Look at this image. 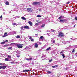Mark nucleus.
<instances>
[{"mask_svg": "<svg viewBox=\"0 0 77 77\" xmlns=\"http://www.w3.org/2000/svg\"><path fill=\"white\" fill-rule=\"evenodd\" d=\"M5 42H2L1 43V44H5Z\"/></svg>", "mask_w": 77, "mask_h": 77, "instance_id": "obj_30", "label": "nucleus"}, {"mask_svg": "<svg viewBox=\"0 0 77 77\" xmlns=\"http://www.w3.org/2000/svg\"><path fill=\"white\" fill-rule=\"evenodd\" d=\"M60 21L61 23H62V22H65V21H66V19H61L60 20Z\"/></svg>", "mask_w": 77, "mask_h": 77, "instance_id": "obj_7", "label": "nucleus"}, {"mask_svg": "<svg viewBox=\"0 0 77 77\" xmlns=\"http://www.w3.org/2000/svg\"><path fill=\"white\" fill-rule=\"evenodd\" d=\"M24 29H29L30 27L27 25L25 26H24Z\"/></svg>", "mask_w": 77, "mask_h": 77, "instance_id": "obj_6", "label": "nucleus"}, {"mask_svg": "<svg viewBox=\"0 0 77 77\" xmlns=\"http://www.w3.org/2000/svg\"><path fill=\"white\" fill-rule=\"evenodd\" d=\"M39 11L40 12H41V9H40L39 10Z\"/></svg>", "mask_w": 77, "mask_h": 77, "instance_id": "obj_47", "label": "nucleus"}, {"mask_svg": "<svg viewBox=\"0 0 77 77\" xmlns=\"http://www.w3.org/2000/svg\"><path fill=\"white\" fill-rule=\"evenodd\" d=\"M2 63H0V65H2Z\"/></svg>", "mask_w": 77, "mask_h": 77, "instance_id": "obj_50", "label": "nucleus"}, {"mask_svg": "<svg viewBox=\"0 0 77 77\" xmlns=\"http://www.w3.org/2000/svg\"><path fill=\"white\" fill-rule=\"evenodd\" d=\"M0 18L2 19V16H1L0 17Z\"/></svg>", "mask_w": 77, "mask_h": 77, "instance_id": "obj_38", "label": "nucleus"}, {"mask_svg": "<svg viewBox=\"0 0 77 77\" xmlns=\"http://www.w3.org/2000/svg\"><path fill=\"white\" fill-rule=\"evenodd\" d=\"M53 43H55V40H54L53 42Z\"/></svg>", "mask_w": 77, "mask_h": 77, "instance_id": "obj_41", "label": "nucleus"}, {"mask_svg": "<svg viewBox=\"0 0 77 77\" xmlns=\"http://www.w3.org/2000/svg\"><path fill=\"white\" fill-rule=\"evenodd\" d=\"M20 57V55L17 56V57L18 58V57Z\"/></svg>", "mask_w": 77, "mask_h": 77, "instance_id": "obj_39", "label": "nucleus"}, {"mask_svg": "<svg viewBox=\"0 0 77 77\" xmlns=\"http://www.w3.org/2000/svg\"><path fill=\"white\" fill-rule=\"evenodd\" d=\"M62 56H63V58H64V57H65V54H62Z\"/></svg>", "mask_w": 77, "mask_h": 77, "instance_id": "obj_15", "label": "nucleus"}, {"mask_svg": "<svg viewBox=\"0 0 77 77\" xmlns=\"http://www.w3.org/2000/svg\"><path fill=\"white\" fill-rule=\"evenodd\" d=\"M15 63L17 64V63H18V62H15Z\"/></svg>", "mask_w": 77, "mask_h": 77, "instance_id": "obj_49", "label": "nucleus"}, {"mask_svg": "<svg viewBox=\"0 0 77 77\" xmlns=\"http://www.w3.org/2000/svg\"><path fill=\"white\" fill-rule=\"evenodd\" d=\"M45 26V24H43L41 25V27H44Z\"/></svg>", "mask_w": 77, "mask_h": 77, "instance_id": "obj_16", "label": "nucleus"}, {"mask_svg": "<svg viewBox=\"0 0 77 77\" xmlns=\"http://www.w3.org/2000/svg\"><path fill=\"white\" fill-rule=\"evenodd\" d=\"M5 4L6 5H9V3L8 2L6 1L5 3Z\"/></svg>", "mask_w": 77, "mask_h": 77, "instance_id": "obj_13", "label": "nucleus"}, {"mask_svg": "<svg viewBox=\"0 0 77 77\" xmlns=\"http://www.w3.org/2000/svg\"><path fill=\"white\" fill-rule=\"evenodd\" d=\"M8 57H9L10 58H11V56H10V55H8Z\"/></svg>", "mask_w": 77, "mask_h": 77, "instance_id": "obj_32", "label": "nucleus"}, {"mask_svg": "<svg viewBox=\"0 0 77 77\" xmlns=\"http://www.w3.org/2000/svg\"><path fill=\"white\" fill-rule=\"evenodd\" d=\"M4 46V47H8V45H5Z\"/></svg>", "mask_w": 77, "mask_h": 77, "instance_id": "obj_29", "label": "nucleus"}, {"mask_svg": "<svg viewBox=\"0 0 77 77\" xmlns=\"http://www.w3.org/2000/svg\"><path fill=\"white\" fill-rule=\"evenodd\" d=\"M28 71H31L30 70H23V72H28Z\"/></svg>", "mask_w": 77, "mask_h": 77, "instance_id": "obj_9", "label": "nucleus"}, {"mask_svg": "<svg viewBox=\"0 0 77 77\" xmlns=\"http://www.w3.org/2000/svg\"><path fill=\"white\" fill-rule=\"evenodd\" d=\"M76 54H77V53H76Z\"/></svg>", "mask_w": 77, "mask_h": 77, "instance_id": "obj_54", "label": "nucleus"}, {"mask_svg": "<svg viewBox=\"0 0 77 77\" xmlns=\"http://www.w3.org/2000/svg\"><path fill=\"white\" fill-rule=\"evenodd\" d=\"M57 36L58 37H59V38H61V37H63V36H65V35L63 33L60 32L57 35Z\"/></svg>", "mask_w": 77, "mask_h": 77, "instance_id": "obj_1", "label": "nucleus"}, {"mask_svg": "<svg viewBox=\"0 0 77 77\" xmlns=\"http://www.w3.org/2000/svg\"><path fill=\"white\" fill-rule=\"evenodd\" d=\"M8 40H6L5 41V42H8Z\"/></svg>", "mask_w": 77, "mask_h": 77, "instance_id": "obj_46", "label": "nucleus"}, {"mask_svg": "<svg viewBox=\"0 0 77 77\" xmlns=\"http://www.w3.org/2000/svg\"><path fill=\"white\" fill-rule=\"evenodd\" d=\"M24 26H22L21 27V29H23V27Z\"/></svg>", "mask_w": 77, "mask_h": 77, "instance_id": "obj_36", "label": "nucleus"}, {"mask_svg": "<svg viewBox=\"0 0 77 77\" xmlns=\"http://www.w3.org/2000/svg\"><path fill=\"white\" fill-rule=\"evenodd\" d=\"M55 67H57V66H58L57 65H55Z\"/></svg>", "mask_w": 77, "mask_h": 77, "instance_id": "obj_42", "label": "nucleus"}, {"mask_svg": "<svg viewBox=\"0 0 77 77\" xmlns=\"http://www.w3.org/2000/svg\"><path fill=\"white\" fill-rule=\"evenodd\" d=\"M52 32H55V30H53V31H52Z\"/></svg>", "mask_w": 77, "mask_h": 77, "instance_id": "obj_44", "label": "nucleus"}, {"mask_svg": "<svg viewBox=\"0 0 77 77\" xmlns=\"http://www.w3.org/2000/svg\"><path fill=\"white\" fill-rule=\"evenodd\" d=\"M8 49L9 50H12V47H9L8 48Z\"/></svg>", "mask_w": 77, "mask_h": 77, "instance_id": "obj_27", "label": "nucleus"}, {"mask_svg": "<svg viewBox=\"0 0 77 77\" xmlns=\"http://www.w3.org/2000/svg\"><path fill=\"white\" fill-rule=\"evenodd\" d=\"M62 50V51H61V52L60 53V54H62V53H63V52H64Z\"/></svg>", "mask_w": 77, "mask_h": 77, "instance_id": "obj_28", "label": "nucleus"}, {"mask_svg": "<svg viewBox=\"0 0 77 77\" xmlns=\"http://www.w3.org/2000/svg\"><path fill=\"white\" fill-rule=\"evenodd\" d=\"M27 10L28 12H31L33 11V9L31 8H28L27 9Z\"/></svg>", "mask_w": 77, "mask_h": 77, "instance_id": "obj_3", "label": "nucleus"}, {"mask_svg": "<svg viewBox=\"0 0 77 77\" xmlns=\"http://www.w3.org/2000/svg\"><path fill=\"white\" fill-rule=\"evenodd\" d=\"M62 17V16H60L59 18H58L59 20H60L61 19V18Z\"/></svg>", "mask_w": 77, "mask_h": 77, "instance_id": "obj_24", "label": "nucleus"}, {"mask_svg": "<svg viewBox=\"0 0 77 77\" xmlns=\"http://www.w3.org/2000/svg\"><path fill=\"white\" fill-rule=\"evenodd\" d=\"M75 20H77V17H75Z\"/></svg>", "mask_w": 77, "mask_h": 77, "instance_id": "obj_37", "label": "nucleus"}, {"mask_svg": "<svg viewBox=\"0 0 77 77\" xmlns=\"http://www.w3.org/2000/svg\"><path fill=\"white\" fill-rule=\"evenodd\" d=\"M38 21H39L38 20H37V21H36V22H38Z\"/></svg>", "mask_w": 77, "mask_h": 77, "instance_id": "obj_53", "label": "nucleus"}, {"mask_svg": "<svg viewBox=\"0 0 77 77\" xmlns=\"http://www.w3.org/2000/svg\"><path fill=\"white\" fill-rule=\"evenodd\" d=\"M16 23H12V25L13 26H15V25H16Z\"/></svg>", "mask_w": 77, "mask_h": 77, "instance_id": "obj_25", "label": "nucleus"}, {"mask_svg": "<svg viewBox=\"0 0 77 77\" xmlns=\"http://www.w3.org/2000/svg\"><path fill=\"white\" fill-rule=\"evenodd\" d=\"M35 25L36 26H38V25H39V23H37L35 24Z\"/></svg>", "mask_w": 77, "mask_h": 77, "instance_id": "obj_26", "label": "nucleus"}, {"mask_svg": "<svg viewBox=\"0 0 77 77\" xmlns=\"http://www.w3.org/2000/svg\"><path fill=\"white\" fill-rule=\"evenodd\" d=\"M41 23V22H39L38 23V24H39V23Z\"/></svg>", "mask_w": 77, "mask_h": 77, "instance_id": "obj_51", "label": "nucleus"}, {"mask_svg": "<svg viewBox=\"0 0 77 77\" xmlns=\"http://www.w3.org/2000/svg\"><path fill=\"white\" fill-rule=\"evenodd\" d=\"M47 72H48V74H51V72H50V71H47Z\"/></svg>", "mask_w": 77, "mask_h": 77, "instance_id": "obj_19", "label": "nucleus"}, {"mask_svg": "<svg viewBox=\"0 0 77 77\" xmlns=\"http://www.w3.org/2000/svg\"><path fill=\"white\" fill-rule=\"evenodd\" d=\"M32 58H31L29 59L27 58L26 59V60H28V61H29V60H32Z\"/></svg>", "mask_w": 77, "mask_h": 77, "instance_id": "obj_14", "label": "nucleus"}, {"mask_svg": "<svg viewBox=\"0 0 77 77\" xmlns=\"http://www.w3.org/2000/svg\"><path fill=\"white\" fill-rule=\"evenodd\" d=\"M5 61H9V59L8 58H6L5 59Z\"/></svg>", "mask_w": 77, "mask_h": 77, "instance_id": "obj_17", "label": "nucleus"}, {"mask_svg": "<svg viewBox=\"0 0 77 77\" xmlns=\"http://www.w3.org/2000/svg\"><path fill=\"white\" fill-rule=\"evenodd\" d=\"M15 46H17L18 48H23V46L22 45H23V44H16L15 45Z\"/></svg>", "mask_w": 77, "mask_h": 77, "instance_id": "obj_2", "label": "nucleus"}, {"mask_svg": "<svg viewBox=\"0 0 77 77\" xmlns=\"http://www.w3.org/2000/svg\"><path fill=\"white\" fill-rule=\"evenodd\" d=\"M35 36H38V35L37 34H35Z\"/></svg>", "mask_w": 77, "mask_h": 77, "instance_id": "obj_45", "label": "nucleus"}, {"mask_svg": "<svg viewBox=\"0 0 77 77\" xmlns=\"http://www.w3.org/2000/svg\"><path fill=\"white\" fill-rule=\"evenodd\" d=\"M73 27H75V25H74V26H73Z\"/></svg>", "mask_w": 77, "mask_h": 77, "instance_id": "obj_48", "label": "nucleus"}, {"mask_svg": "<svg viewBox=\"0 0 77 77\" xmlns=\"http://www.w3.org/2000/svg\"><path fill=\"white\" fill-rule=\"evenodd\" d=\"M50 48H51V47H49L47 49V50L48 51L50 50Z\"/></svg>", "mask_w": 77, "mask_h": 77, "instance_id": "obj_23", "label": "nucleus"}, {"mask_svg": "<svg viewBox=\"0 0 77 77\" xmlns=\"http://www.w3.org/2000/svg\"><path fill=\"white\" fill-rule=\"evenodd\" d=\"M29 39H31V41H34V39H32V37H29Z\"/></svg>", "mask_w": 77, "mask_h": 77, "instance_id": "obj_11", "label": "nucleus"}, {"mask_svg": "<svg viewBox=\"0 0 77 77\" xmlns=\"http://www.w3.org/2000/svg\"><path fill=\"white\" fill-rule=\"evenodd\" d=\"M55 66H52V68H55Z\"/></svg>", "mask_w": 77, "mask_h": 77, "instance_id": "obj_35", "label": "nucleus"}, {"mask_svg": "<svg viewBox=\"0 0 77 77\" xmlns=\"http://www.w3.org/2000/svg\"><path fill=\"white\" fill-rule=\"evenodd\" d=\"M40 3L39 2H35L33 3V5H39Z\"/></svg>", "mask_w": 77, "mask_h": 77, "instance_id": "obj_4", "label": "nucleus"}, {"mask_svg": "<svg viewBox=\"0 0 77 77\" xmlns=\"http://www.w3.org/2000/svg\"><path fill=\"white\" fill-rule=\"evenodd\" d=\"M15 44V43H11L10 44H11H11Z\"/></svg>", "mask_w": 77, "mask_h": 77, "instance_id": "obj_52", "label": "nucleus"}, {"mask_svg": "<svg viewBox=\"0 0 77 77\" xmlns=\"http://www.w3.org/2000/svg\"><path fill=\"white\" fill-rule=\"evenodd\" d=\"M75 51V50L74 49H73V50L72 51V53H74Z\"/></svg>", "mask_w": 77, "mask_h": 77, "instance_id": "obj_33", "label": "nucleus"}, {"mask_svg": "<svg viewBox=\"0 0 77 77\" xmlns=\"http://www.w3.org/2000/svg\"><path fill=\"white\" fill-rule=\"evenodd\" d=\"M7 67V66H2V69H5Z\"/></svg>", "mask_w": 77, "mask_h": 77, "instance_id": "obj_12", "label": "nucleus"}, {"mask_svg": "<svg viewBox=\"0 0 77 77\" xmlns=\"http://www.w3.org/2000/svg\"><path fill=\"white\" fill-rule=\"evenodd\" d=\"M69 3H70L69 2H67L66 3V4H69Z\"/></svg>", "mask_w": 77, "mask_h": 77, "instance_id": "obj_43", "label": "nucleus"}, {"mask_svg": "<svg viewBox=\"0 0 77 77\" xmlns=\"http://www.w3.org/2000/svg\"><path fill=\"white\" fill-rule=\"evenodd\" d=\"M11 64H13L14 63V62H11Z\"/></svg>", "mask_w": 77, "mask_h": 77, "instance_id": "obj_34", "label": "nucleus"}, {"mask_svg": "<svg viewBox=\"0 0 77 77\" xmlns=\"http://www.w3.org/2000/svg\"><path fill=\"white\" fill-rule=\"evenodd\" d=\"M16 38H20V36L17 35V36H16Z\"/></svg>", "mask_w": 77, "mask_h": 77, "instance_id": "obj_21", "label": "nucleus"}, {"mask_svg": "<svg viewBox=\"0 0 77 77\" xmlns=\"http://www.w3.org/2000/svg\"><path fill=\"white\" fill-rule=\"evenodd\" d=\"M21 18L22 19V20H26V18H25L24 17H21Z\"/></svg>", "mask_w": 77, "mask_h": 77, "instance_id": "obj_22", "label": "nucleus"}, {"mask_svg": "<svg viewBox=\"0 0 77 77\" xmlns=\"http://www.w3.org/2000/svg\"><path fill=\"white\" fill-rule=\"evenodd\" d=\"M52 62V59H51L49 61V62Z\"/></svg>", "mask_w": 77, "mask_h": 77, "instance_id": "obj_31", "label": "nucleus"}, {"mask_svg": "<svg viewBox=\"0 0 77 77\" xmlns=\"http://www.w3.org/2000/svg\"><path fill=\"white\" fill-rule=\"evenodd\" d=\"M37 17H38V18H41V15H38L37 16Z\"/></svg>", "mask_w": 77, "mask_h": 77, "instance_id": "obj_18", "label": "nucleus"}, {"mask_svg": "<svg viewBox=\"0 0 77 77\" xmlns=\"http://www.w3.org/2000/svg\"><path fill=\"white\" fill-rule=\"evenodd\" d=\"M7 32H5L3 36H2V38H5V37H6V36H8V35H7Z\"/></svg>", "mask_w": 77, "mask_h": 77, "instance_id": "obj_5", "label": "nucleus"}, {"mask_svg": "<svg viewBox=\"0 0 77 77\" xmlns=\"http://www.w3.org/2000/svg\"><path fill=\"white\" fill-rule=\"evenodd\" d=\"M34 46L35 48H38V44H37V43H36L35 45Z\"/></svg>", "mask_w": 77, "mask_h": 77, "instance_id": "obj_10", "label": "nucleus"}, {"mask_svg": "<svg viewBox=\"0 0 77 77\" xmlns=\"http://www.w3.org/2000/svg\"><path fill=\"white\" fill-rule=\"evenodd\" d=\"M2 66H0V69H2Z\"/></svg>", "mask_w": 77, "mask_h": 77, "instance_id": "obj_40", "label": "nucleus"}, {"mask_svg": "<svg viewBox=\"0 0 77 77\" xmlns=\"http://www.w3.org/2000/svg\"><path fill=\"white\" fill-rule=\"evenodd\" d=\"M44 38V37L43 36H41L40 37V39H42L43 38Z\"/></svg>", "mask_w": 77, "mask_h": 77, "instance_id": "obj_20", "label": "nucleus"}, {"mask_svg": "<svg viewBox=\"0 0 77 77\" xmlns=\"http://www.w3.org/2000/svg\"><path fill=\"white\" fill-rule=\"evenodd\" d=\"M28 23H29V25H30V26H32L33 25V23H32V22H31V21H29L28 22Z\"/></svg>", "mask_w": 77, "mask_h": 77, "instance_id": "obj_8", "label": "nucleus"}]
</instances>
